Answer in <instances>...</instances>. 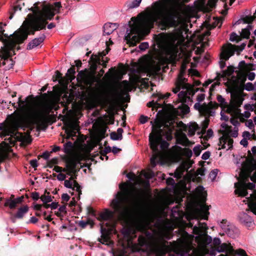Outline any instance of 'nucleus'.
<instances>
[{
    "label": "nucleus",
    "mask_w": 256,
    "mask_h": 256,
    "mask_svg": "<svg viewBox=\"0 0 256 256\" xmlns=\"http://www.w3.org/2000/svg\"><path fill=\"white\" fill-rule=\"evenodd\" d=\"M120 191L118 192L112 200L111 206L118 214L120 218L125 224L122 233L125 236L134 234L136 231H143L150 228L152 223L157 218H166V210L172 203L170 198L162 196L156 212H138L134 213V208L137 207L144 195L142 191L136 190L134 187L126 183L120 185Z\"/></svg>",
    "instance_id": "1"
},
{
    "label": "nucleus",
    "mask_w": 256,
    "mask_h": 256,
    "mask_svg": "<svg viewBox=\"0 0 256 256\" xmlns=\"http://www.w3.org/2000/svg\"><path fill=\"white\" fill-rule=\"evenodd\" d=\"M61 4L56 2L54 4L36 2L28 10L29 14L22 27L16 31L12 38L5 42L4 48L0 51V66L2 65L6 70L12 68L14 60L10 58L16 44H21L26 40L29 34H34L35 32L45 29L48 20H51L56 14L59 12Z\"/></svg>",
    "instance_id": "2"
},
{
    "label": "nucleus",
    "mask_w": 256,
    "mask_h": 256,
    "mask_svg": "<svg viewBox=\"0 0 256 256\" xmlns=\"http://www.w3.org/2000/svg\"><path fill=\"white\" fill-rule=\"evenodd\" d=\"M168 218L158 219L156 224L157 230L152 232L146 231L139 236L138 246L134 250L136 251L142 250L155 254L157 256H164L168 252V256H202L196 251H192V254L189 252L192 250L190 243L186 240L180 238L176 241L168 242L166 240L171 238V234L169 230L173 229Z\"/></svg>",
    "instance_id": "3"
},
{
    "label": "nucleus",
    "mask_w": 256,
    "mask_h": 256,
    "mask_svg": "<svg viewBox=\"0 0 256 256\" xmlns=\"http://www.w3.org/2000/svg\"><path fill=\"white\" fill-rule=\"evenodd\" d=\"M236 76H233L228 79L226 82V90L230 93V102L228 104L225 99L220 95L217 96V100L222 108L221 118L228 121L230 118V121L234 127L232 128L226 124H222V136L219 140V149L228 150L233 146L234 140L231 137L236 138L238 136V120H244L240 114V107L244 100L242 96V87L246 80V76L242 72H236Z\"/></svg>",
    "instance_id": "4"
},
{
    "label": "nucleus",
    "mask_w": 256,
    "mask_h": 256,
    "mask_svg": "<svg viewBox=\"0 0 256 256\" xmlns=\"http://www.w3.org/2000/svg\"><path fill=\"white\" fill-rule=\"evenodd\" d=\"M183 12L180 6H169L167 2L156 3L153 10L140 14L136 18H132L134 23L126 38L130 45L135 46L150 32L154 22L160 20L164 26H176L184 21L182 16Z\"/></svg>",
    "instance_id": "5"
},
{
    "label": "nucleus",
    "mask_w": 256,
    "mask_h": 256,
    "mask_svg": "<svg viewBox=\"0 0 256 256\" xmlns=\"http://www.w3.org/2000/svg\"><path fill=\"white\" fill-rule=\"evenodd\" d=\"M55 95H52L50 100L41 106L28 108L26 116L30 123L37 125L38 128L46 127L50 120V113L55 106Z\"/></svg>",
    "instance_id": "6"
},
{
    "label": "nucleus",
    "mask_w": 256,
    "mask_h": 256,
    "mask_svg": "<svg viewBox=\"0 0 256 256\" xmlns=\"http://www.w3.org/2000/svg\"><path fill=\"white\" fill-rule=\"evenodd\" d=\"M134 88V84L127 81H122L117 88L112 90L108 92L104 89H98L94 91L92 98L96 105H104L110 100L115 101L122 98L128 92H130Z\"/></svg>",
    "instance_id": "7"
},
{
    "label": "nucleus",
    "mask_w": 256,
    "mask_h": 256,
    "mask_svg": "<svg viewBox=\"0 0 256 256\" xmlns=\"http://www.w3.org/2000/svg\"><path fill=\"white\" fill-rule=\"evenodd\" d=\"M182 33L170 34L160 36L158 40L161 50L172 59L184 52L186 44Z\"/></svg>",
    "instance_id": "8"
},
{
    "label": "nucleus",
    "mask_w": 256,
    "mask_h": 256,
    "mask_svg": "<svg viewBox=\"0 0 256 256\" xmlns=\"http://www.w3.org/2000/svg\"><path fill=\"white\" fill-rule=\"evenodd\" d=\"M180 90L178 98L182 104L178 106V112L180 114H186L189 112L190 108L184 102H191V97L194 92L192 86L186 82V80L183 77V72L181 70L176 82V87L172 89L174 93L176 94Z\"/></svg>",
    "instance_id": "9"
},
{
    "label": "nucleus",
    "mask_w": 256,
    "mask_h": 256,
    "mask_svg": "<svg viewBox=\"0 0 256 256\" xmlns=\"http://www.w3.org/2000/svg\"><path fill=\"white\" fill-rule=\"evenodd\" d=\"M152 132L150 135L149 140L150 147L153 151L150 158V164L152 167L156 164L157 159L161 158V153L158 150V146L162 140L164 132L161 128L164 126V122L160 120L156 119L154 122L151 121Z\"/></svg>",
    "instance_id": "10"
},
{
    "label": "nucleus",
    "mask_w": 256,
    "mask_h": 256,
    "mask_svg": "<svg viewBox=\"0 0 256 256\" xmlns=\"http://www.w3.org/2000/svg\"><path fill=\"white\" fill-rule=\"evenodd\" d=\"M170 152L172 156L176 160H181L182 156L186 158V160L182 163L174 172V176L176 178H181L184 172L185 171H188L194 162L190 160V158L192 155V152L188 148H182L179 146H175L172 148Z\"/></svg>",
    "instance_id": "11"
},
{
    "label": "nucleus",
    "mask_w": 256,
    "mask_h": 256,
    "mask_svg": "<svg viewBox=\"0 0 256 256\" xmlns=\"http://www.w3.org/2000/svg\"><path fill=\"white\" fill-rule=\"evenodd\" d=\"M195 194L198 198L202 199L200 207L194 209L192 212V216L193 219L197 220L204 219L208 220L209 214V206L205 204L206 192L203 186H198L195 190Z\"/></svg>",
    "instance_id": "12"
},
{
    "label": "nucleus",
    "mask_w": 256,
    "mask_h": 256,
    "mask_svg": "<svg viewBox=\"0 0 256 256\" xmlns=\"http://www.w3.org/2000/svg\"><path fill=\"white\" fill-rule=\"evenodd\" d=\"M79 122L76 118H70L64 124V128L66 134V138H72L76 136V134L78 133L80 130Z\"/></svg>",
    "instance_id": "13"
},
{
    "label": "nucleus",
    "mask_w": 256,
    "mask_h": 256,
    "mask_svg": "<svg viewBox=\"0 0 256 256\" xmlns=\"http://www.w3.org/2000/svg\"><path fill=\"white\" fill-rule=\"evenodd\" d=\"M236 50V46L231 44H225L222 46L220 54V60L219 62L220 68L222 69L224 68L226 66L225 61L234 54Z\"/></svg>",
    "instance_id": "14"
},
{
    "label": "nucleus",
    "mask_w": 256,
    "mask_h": 256,
    "mask_svg": "<svg viewBox=\"0 0 256 256\" xmlns=\"http://www.w3.org/2000/svg\"><path fill=\"white\" fill-rule=\"evenodd\" d=\"M236 190L234 192L238 196H244L248 194L247 190H254L256 184L253 182L246 183L244 181H240L234 184Z\"/></svg>",
    "instance_id": "15"
},
{
    "label": "nucleus",
    "mask_w": 256,
    "mask_h": 256,
    "mask_svg": "<svg viewBox=\"0 0 256 256\" xmlns=\"http://www.w3.org/2000/svg\"><path fill=\"white\" fill-rule=\"evenodd\" d=\"M217 106L216 104H212V102H210L208 104H200L199 102H196L194 105V108L198 110L200 114L205 116H212L214 113V109Z\"/></svg>",
    "instance_id": "16"
},
{
    "label": "nucleus",
    "mask_w": 256,
    "mask_h": 256,
    "mask_svg": "<svg viewBox=\"0 0 256 256\" xmlns=\"http://www.w3.org/2000/svg\"><path fill=\"white\" fill-rule=\"evenodd\" d=\"M82 160L80 154H76L70 158L66 161V166L69 170V176L72 175L76 172V164Z\"/></svg>",
    "instance_id": "17"
},
{
    "label": "nucleus",
    "mask_w": 256,
    "mask_h": 256,
    "mask_svg": "<svg viewBox=\"0 0 256 256\" xmlns=\"http://www.w3.org/2000/svg\"><path fill=\"white\" fill-rule=\"evenodd\" d=\"M175 136L177 143L183 146H190L194 144L188 140L186 134L182 130H176Z\"/></svg>",
    "instance_id": "18"
},
{
    "label": "nucleus",
    "mask_w": 256,
    "mask_h": 256,
    "mask_svg": "<svg viewBox=\"0 0 256 256\" xmlns=\"http://www.w3.org/2000/svg\"><path fill=\"white\" fill-rule=\"evenodd\" d=\"M114 215V212L108 209L105 210L104 211L101 212L100 214V218L99 220H110V222H106L104 224V222H102V226H103L104 227V225L106 224V227H110L112 224L113 226H114V224L112 220Z\"/></svg>",
    "instance_id": "19"
},
{
    "label": "nucleus",
    "mask_w": 256,
    "mask_h": 256,
    "mask_svg": "<svg viewBox=\"0 0 256 256\" xmlns=\"http://www.w3.org/2000/svg\"><path fill=\"white\" fill-rule=\"evenodd\" d=\"M170 96V94L169 92H167L164 94H163L160 93H156L152 95V96L154 98H157V100L156 101H154V100H152L151 102H150L148 103L147 106L148 107H152V108H161L162 106V104L159 102V101L160 100L165 99L168 98Z\"/></svg>",
    "instance_id": "20"
},
{
    "label": "nucleus",
    "mask_w": 256,
    "mask_h": 256,
    "mask_svg": "<svg viewBox=\"0 0 256 256\" xmlns=\"http://www.w3.org/2000/svg\"><path fill=\"white\" fill-rule=\"evenodd\" d=\"M110 48H107L104 50L98 52V55H92V59L96 64H100L102 65L104 67L106 66V64L108 62V60L107 58H104L106 54H108Z\"/></svg>",
    "instance_id": "21"
},
{
    "label": "nucleus",
    "mask_w": 256,
    "mask_h": 256,
    "mask_svg": "<svg viewBox=\"0 0 256 256\" xmlns=\"http://www.w3.org/2000/svg\"><path fill=\"white\" fill-rule=\"evenodd\" d=\"M140 66L144 72H151L153 69L152 60L146 56L140 59Z\"/></svg>",
    "instance_id": "22"
},
{
    "label": "nucleus",
    "mask_w": 256,
    "mask_h": 256,
    "mask_svg": "<svg viewBox=\"0 0 256 256\" xmlns=\"http://www.w3.org/2000/svg\"><path fill=\"white\" fill-rule=\"evenodd\" d=\"M113 225L112 224L110 227L104 228L103 226H101V231L102 235L101 236L100 242L104 244H108L110 242L109 234L113 230Z\"/></svg>",
    "instance_id": "23"
},
{
    "label": "nucleus",
    "mask_w": 256,
    "mask_h": 256,
    "mask_svg": "<svg viewBox=\"0 0 256 256\" xmlns=\"http://www.w3.org/2000/svg\"><path fill=\"white\" fill-rule=\"evenodd\" d=\"M77 79L86 84H91L94 82V77L86 72L82 70L78 72Z\"/></svg>",
    "instance_id": "24"
},
{
    "label": "nucleus",
    "mask_w": 256,
    "mask_h": 256,
    "mask_svg": "<svg viewBox=\"0 0 256 256\" xmlns=\"http://www.w3.org/2000/svg\"><path fill=\"white\" fill-rule=\"evenodd\" d=\"M74 178L71 175L70 180H64V186L69 188H72L73 190H76L78 192V194H81L80 186L74 180Z\"/></svg>",
    "instance_id": "25"
},
{
    "label": "nucleus",
    "mask_w": 256,
    "mask_h": 256,
    "mask_svg": "<svg viewBox=\"0 0 256 256\" xmlns=\"http://www.w3.org/2000/svg\"><path fill=\"white\" fill-rule=\"evenodd\" d=\"M144 176L146 179V181L144 182V180H142V178H140V176H139L138 178V182L139 184H143L144 182L146 186H150L149 180L154 176V172L150 169L147 170H143L140 173V176Z\"/></svg>",
    "instance_id": "26"
},
{
    "label": "nucleus",
    "mask_w": 256,
    "mask_h": 256,
    "mask_svg": "<svg viewBox=\"0 0 256 256\" xmlns=\"http://www.w3.org/2000/svg\"><path fill=\"white\" fill-rule=\"evenodd\" d=\"M198 226H195L193 227V232L196 234L204 236L206 234V230L208 229L207 224L205 222H198Z\"/></svg>",
    "instance_id": "27"
},
{
    "label": "nucleus",
    "mask_w": 256,
    "mask_h": 256,
    "mask_svg": "<svg viewBox=\"0 0 256 256\" xmlns=\"http://www.w3.org/2000/svg\"><path fill=\"white\" fill-rule=\"evenodd\" d=\"M246 201L249 209L256 215V192L251 194L249 198H246Z\"/></svg>",
    "instance_id": "28"
},
{
    "label": "nucleus",
    "mask_w": 256,
    "mask_h": 256,
    "mask_svg": "<svg viewBox=\"0 0 256 256\" xmlns=\"http://www.w3.org/2000/svg\"><path fill=\"white\" fill-rule=\"evenodd\" d=\"M198 128L199 127L196 122H192L188 126L184 125L182 126V130L186 132H188L189 136H194Z\"/></svg>",
    "instance_id": "29"
},
{
    "label": "nucleus",
    "mask_w": 256,
    "mask_h": 256,
    "mask_svg": "<svg viewBox=\"0 0 256 256\" xmlns=\"http://www.w3.org/2000/svg\"><path fill=\"white\" fill-rule=\"evenodd\" d=\"M44 38L45 36L43 35L40 38L34 39L28 44V49L31 50L38 46L44 42Z\"/></svg>",
    "instance_id": "30"
},
{
    "label": "nucleus",
    "mask_w": 256,
    "mask_h": 256,
    "mask_svg": "<svg viewBox=\"0 0 256 256\" xmlns=\"http://www.w3.org/2000/svg\"><path fill=\"white\" fill-rule=\"evenodd\" d=\"M116 26L115 24L107 23L104 26V34L105 35H110L116 30Z\"/></svg>",
    "instance_id": "31"
},
{
    "label": "nucleus",
    "mask_w": 256,
    "mask_h": 256,
    "mask_svg": "<svg viewBox=\"0 0 256 256\" xmlns=\"http://www.w3.org/2000/svg\"><path fill=\"white\" fill-rule=\"evenodd\" d=\"M234 72V68L232 66L227 68L226 70H222V72L217 73L216 77L218 78H224L231 75Z\"/></svg>",
    "instance_id": "32"
},
{
    "label": "nucleus",
    "mask_w": 256,
    "mask_h": 256,
    "mask_svg": "<svg viewBox=\"0 0 256 256\" xmlns=\"http://www.w3.org/2000/svg\"><path fill=\"white\" fill-rule=\"evenodd\" d=\"M124 130L122 128H118L116 132H112L110 136L112 140H121L122 138V133Z\"/></svg>",
    "instance_id": "33"
},
{
    "label": "nucleus",
    "mask_w": 256,
    "mask_h": 256,
    "mask_svg": "<svg viewBox=\"0 0 256 256\" xmlns=\"http://www.w3.org/2000/svg\"><path fill=\"white\" fill-rule=\"evenodd\" d=\"M28 206H24L18 208L16 214V217L18 218H22L24 215L28 212Z\"/></svg>",
    "instance_id": "34"
},
{
    "label": "nucleus",
    "mask_w": 256,
    "mask_h": 256,
    "mask_svg": "<svg viewBox=\"0 0 256 256\" xmlns=\"http://www.w3.org/2000/svg\"><path fill=\"white\" fill-rule=\"evenodd\" d=\"M75 73L76 72L74 68H69L66 74L68 80H70V82H72V80L75 78Z\"/></svg>",
    "instance_id": "35"
},
{
    "label": "nucleus",
    "mask_w": 256,
    "mask_h": 256,
    "mask_svg": "<svg viewBox=\"0 0 256 256\" xmlns=\"http://www.w3.org/2000/svg\"><path fill=\"white\" fill-rule=\"evenodd\" d=\"M66 213V206L64 205L60 206L58 210L55 212L56 214L60 218L63 217Z\"/></svg>",
    "instance_id": "36"
},
{
    "label": "nucleus",
    "mask_w": 256,
    "mask_h": 256,
    "mask_svg": "<svg viewBox=\"0 0 256 256\" xmlns=\"http://www.w3.org/2000/svg\"><path fill=\"white\" fill-rule=\"evenodd\" d=\"M4 205L5 206H8L10 209H14L16 206L17 204L14 200H6Z\"/></svg>",
    "instance_id": "37"
},
{
    "label": "nucleus",
    "mask_w": 256,
    "mask_h": 256,
    "mask_svg": "<svg viewBox=\"0 0 256 256\" xmlns=\"http://www.w3.org/2000/svg\"><path fill=\"white\" fill-rule=\"evenodd\" d=\"M40 198L44 204L52 201V198L49 194L48 195H42Z\"/></svg>",
    "instance_id": "38"
},
{
    "label": "nucleus",
    "mask_w": 256,
    "mask_h": 256,
    "mask_svg": "<svg viewBox=\"0 0 256 256\" xmlns=\"http://www.w3.org/2000/svg\"><path fill=\"white\" fill-rule=\"evenodd\" d=\"M142 0H132L131 2H130L128 7L130 8H137L140 6Z\"/></svg>",
    "instance_id": "39"
},
{
    "label": "nucleus",
    "mask_w": 256,
    "mask_h": 256,
    "mask_svg": "<svg viewBox=\"0 0 256 256\" xmlns=\"http://www.w3.org/2000/svg\"><path fill=\"white\" fill-rule=\"evenodd\" d=\"M249 27V26H248ZM241 36L246 38H248L250 35V30L248 28L242 29L241 32Z\"/></svg>",
    "instance_id": "40"
},
{
    "label": "nucleus",
    "mask_w": 256,
    "mask_h": 256,
    "mask_svg": "<svg viewBox=\"0 0 256 256\" xmlns=\"http://www.w3.org/2000/svg\"><path fill=\"white\" fill-rule=\"evenodd\" d=\"M194 154L195 156H198L202 152L201 146L198 144L195 146L193 148Z\"/></svg>",
    "instance_id": "41"
},
{
    "label": "nucleus",
    "mask_w": 256,
    "mask_h": 256,
    "mask_svg": "<svg viewBox=\"0 0 256 256\" xmlns=\"http://www.w3.org/2000/svg\"><path fill=\"white\" fill-rule=\"evenodd\" d=\"M236 254L239 255L240 256H248L246 251L242 249L239 248L236 250H234V252Z\"/></svg>",
    "instance_id": "42"
},
{
    "label": "nucleus",
    "mask_w": 256,
    "mask_h": 256,
    "mask_svg": "<svg viewBox=\"0 0 256 256\" xmlns=\"http://www.w3.org/2000/svg\"><path fill=\"white\" fill-rule=\"evenodd\" d=\"M58 206V202H52L50 204H44V207L46 208H50L52 210H55L56 209Z\"/></svg>",
    "instance_id": "43"
},
{
    "label": "nucleus",
    "mask_w": 256,
    "mask_h": 256,
    "mask_svg": "<svg viewBox=\"0 0 256 256\" xmlns=\"http://www.w3.org/2000/svg\"><path fill=\"white\" fill-rule=\"evenodd\" d=\"M240 116H241L242 118L244 119V120L242 121V122H244L245 121L244 118H250V112L248 111V110H246L243 114H241L240 112ZM240 120H238L239 123H240ZM240 122H242L240 121Z\"/></svg>",
    "instance_id": "44"
},
{
    "label": "nucleus",
    "mask_w": 256,
    "mask_h": 256,
    "mask_svg": "<svg viewBox=\"0 0 256 256\" xmlns=\"http://www.w3.org/2000/svg\"><path fill=\"white\" fill-rule=\"evenodd\" d=\"M213 136V131L212 129H208L205 135L204 136V138L206 140H208L210 138L212 137Z\"/></svg>",
    "instance_id": "45"
},
{
    "label": "nucleus",
    "mask_w": 256,
    "mask_h": 256,
    "mask_svg": "<svg viewBox=\"0 0 256 256\" xmlns=\"http://www.w3.org/2000/svg\"><path fill=\"white\" fill-rule=\"evenodd\" d=\"M148 48V44L146 42L141 43L139 45V48L141 50H144Z\"/></svg>",
    "instance_id": "46"
},
{
    "label": "nucleus",
    "mask_w": 256,
    "mask_h": 256,
    "mask_svg": "<svg viewBox=\"0 0 256 256\" xmlns=\"http://www.w3.org/2000/svg\"><path fill=\"white\" fill-rule=\"evenodd\" d=\"M218 170L217 169H216V170H212L210 172V178L212 180H214L216 178V177L218 174Z\"/></svg>",
    "instance_id": "47"
},
{
    "label": "nucleus",
    "mask_w": 256,
    "mask_h": 256,
    "mask_svg": "<svg viewBox=\"0 0 256 256\" xmlns=\"http://www.w3.org/2000/svg\"><path fill=\"white\" fill-rule=\"evenodd\" d=\"M72 148V143L70 142H67L64 144V149L66 151H68L70 150Z\"/></svg>",
    "instance_id": "48"
},
{
    "label": "nucleus",
    "mask_w": 256,
    "mask_h": 256,
    "mask_svg": "<svg viewBox=\"0 0 256 256\" xmlns=\"http://www.w3.org/2000/svg\"><path fill=\"white\" fill-rule=\"evenodd\" d=\"M148 117L144 116V115H142L139 119L140 122L142 124H144L148 122Z\"/></svg>",
    "instance_id": "49"
},
{
    "label": "nucleus",
    "mask_w": 256,
    "mask_h": 256,
    "mask_svg": "<svg viewBox=\"0 0 256 256\" xmlns=\"http://www.w3.org/2000/svg\"><path fill=\"white\" fill-rule=\"evenodd\" d=\"M24 102L21 100L20 98H19L18 105V106L22 109V110H26V105L24 104ZM24 114H26V112H24Z\"/></svg>",
    "instance_id": "50"
},
{
    "label": "nucleus",
    "mask_w": 256,
    "mask_h": 256,
    "mask_svg": "<svg viewBox=\"0 0 256 256\" xmlns=\"http://www.w3.org/2000/svg\"><path fill=\"white\" fill-rule=\"evenodd\" d=\"M244 110L250 112H252L254 110V106L252 104H245L244 106Z\"/></svg>",
    "instance_id": "51"
},
{
    "label": "nucleus",
    "mask_w": 256,
    "mask_h": 256,
    "mask_svg": "<svg viewBox=\"0 0 256 256\" xmlns=\"http://www.w3.org/2000/svg\"><path fill=\"white\" fill-rule=\"evenodd\" d=\"M210 155V152H208V151L206 152H204L202 154V158L204 160H206L209 158Z\"/></svg>",
    "instance_id": "52"
},
{
    "label": "nucleus",
    "mask_w": 256,
    "mask_h": 256,
    "mask_svg": "<svg viewBox=\"0 0 256 256\" xmlns=\"http://www.w3.org/2000/svg\"><path fill=\"white\" fill-rule=\"evenodd\" d=\"M213 244L216 248L221 244V241L219 238H214L213 241Z\"/></svg>",
    "instance_id": "53"
},
{
    "label": "nucleus",
    "mask_w": 256,
    "mask_h": 256,
    "mask_svg": "<svg viewBox=\"0 0 256 256\" xmlns=\"http://www.w3.org/2000/svg\"><path fill=\"white\" fill-rule=\"evenodd\" d=\"M66 178V175L62 173H60L57 175V179L59 180H64Z\"/></svg>",
    "instance_id": "54"
},
{
    "label": "nucleus",
    "mask_w": 256,
    "mask_h": 256,
    "mask_svg": "<svg viewBox=\"0 0 256 256\" xmlns=\"http://www.w3.org/2000/svg\"><path fill=\"white\" fill-rule=\"evenodd\" d=\"M238 36L236 33L234 32L230 34V40L232 42H234V40H238Z\"/></svg>",
    "instance_id": "55"
},
{
    "label": "nucleus",
    "mask_w": 256,
    "mask_h": 256,
    "mask_svg": "<svg viewBox=\"0 0 256 256\" xmlns=\"http://www.w3.org/2000/svg\"><path fill=\"white\" fill-rule=\"evenodd\" d=\"M205 98V95L203 94H198V96H197V100H198V102H202V100H204Z\"/></svg>",
    "instance_id": "56"
},
{
    "label": "nucleus",
    "mask_w": 256,
    "mask_h": 256,
    "mask_svg": "<svg viewBox=\"0 0 256 256\" xmlns=\"http://www.w3.org/2000/svg\"><path fill=\"white\" fill-rule=\"evenodd\" d=\"M62 200L67 202L69 200L70 197L67 194H63L62 196Z\"/></svg>",
    "instance_id": "57"
},
{
    "label": "nucleus",
    "mask_w": 256,
    "mask_h": 256,
    "mask_svg": "<svg viewBox=\"0 0 256 256\" xmlns=\"http://www.w3.org/2000/svg\"><path fill=\"white\" fill-rule=\"evenodd\" d=\"M255 74L253 72H250L248 73V78L249 80H252L254 79L255 78Z\"/></svg>",
    "instance_id": "58"
},
{
    "label": "nucleus",
    "mask_w": 256,
    "mask_h": 256,
    "mask_svg": "<svg viewBox=\"0 0 256 256\" xmlns=\"http://www.w3.org/2000/svg\"><path fill=\"white\" fill-rule=\"evenodd\" d=\"M30 166L34 168H36L38 166V162L36 160H32L30 161Z\"/></svg>",
    "instance_id": "59"
},
{
    "label": "nucleus",
    "mask_w": 256,
    "mask_h": 256,
    "mask_svg": "<svg viewBox=\"0 0 256 256\" xmlns=\"http://www.w3.org/2000/svg\"><path fill=\"white\" fill-rule=\"evenodd\" d=\"M6 156V153L0 150V163L2 162L4 160Z\"/></svg>",
    "instance_id": "60"
},
{
    "label": "nucleus",
    "mask_w": 256,
    "mask_h": 256,
    "mask_svg": "<svg viewBox=\"0 0 256 256\" xmlns=\"http://www.w3.org/2000/svg\"><path fill=\"white\" fill-rule=\"evenodd\" d=\"M32 197L33 200H38L40 198V196L38 193L35 192L32 194Z\"/></svg>",
    "instance_id": "61"
},
{
    "label": "nucleus",
    "mask_w": 256,
    "mask_h": 256,
    "mask_svg": "<svg viewBox=\"0 0 256 256\" xmlns=\"http://www.w3.org/2000/svg\"><path fill=\"white\" fill-rule=\"evenodd\" d=\"M242 136L244 138H250V134L248 132L245 131L242 134Z\"/></svg>",
    "instance_id": "62"
},
{
    "label": "nucleus",
    "mask_w": 256,
    "mask_h": 256,
    "mask_svg": "<svg viewBox=\"0 0 256 256\" xmlns=\"http://www.w3.org/2000/svg\"><path fill=\"white\" fill-rule=\"evenodd\" d=\"M23 199H24V196H21L20 197H18V198H17L14 199V200H15L16 204H20L22 202Z\"/></svg>",
    "instance_id": "63"
},
{
    "label": "nucleus",
    "mask_w": 256,
    "mask_h": 256,
    "mask_svg": "<svg viewBox=\"0 0 256 256\" xmlns=\"http://www.w3.org/2000/svg\"><path fill=\"white\" fill-rule=\"evenodd\" d=\"M240 144L246 147L248 145V142L247 139L243 138L242 140H241Z\"/></svg>",
    "instance_id": "64"
}]
</instances>
